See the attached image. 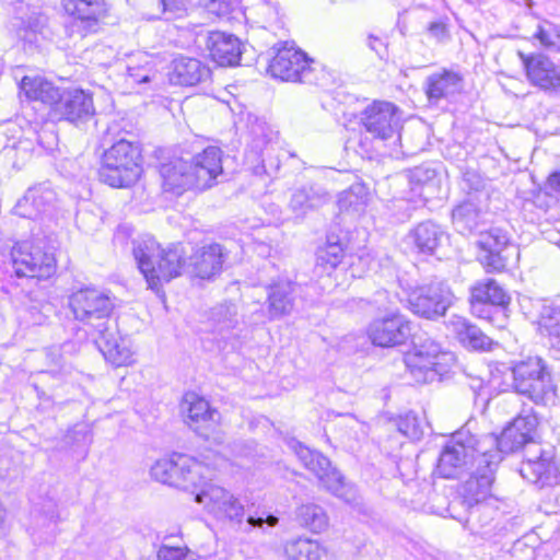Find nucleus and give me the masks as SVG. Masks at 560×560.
I'll use <instances>...</instances> for the list:
<instances>
[{
  "instance_id": "obj_1",
  "label": "nucleus",
  "mask_w": 560,
  "mask_h": 560,
  "mask_svg": "<svg viewBox=\"0 0 560 560\" xmlns=\"http://www.w3.org/2000/svg\"><path fill=\"white\" fill-rule=\"evenodd\" d=\"M142 248H160L150 236L142 240ZM225 256L223 247L218 243L189 247V250L182 244H175L159 252L154 262L142 250V276L145 278L148 288L159 294L164 282L182 273L201 280H212L221 273Z\"/></svg>"
},
{
  "instance_id": "obj_2",
  "label": "nucleus",
  "mask_w": 560,
  "mask_h": 560,
  "mask_svg": "<svg viewBox=\"0 0 560 560\" xmlns=\"http://www.w3.org/2000/svg\"><path fill=\"white\" fill-rule=\"evenodd\" d=\"M539 419L533 409H524L502 431L500 436L489 433L480 436V447L485 470L480 467L475 471V478L468 482V490L478 498L491 494L494 472L502 460L503 453H513L526 444L534 442Z\"/></svg>"
},
{
  "instance_id": "obj_3",
  "label": "nucleus",
  "mask_w": 560,
  "mask_h": 560,
  "mask_svg": "<svg viewBox=\"0 0 560 560\" xmlns=\"http://www.w3.org/2000/svg\"><path fill=\"white\" fill-rule=\"evenodd\" d=\"M74 319L89 327L97 349L107 361L121 365L124 359L116 337V325L110 320L114 303L107 294L92 288H82L69 296Z\"/></svg>"
},
{
  "instance_id": "obj_4",
  "label": "nucleus",
  "mask_w": 560,
  "mask_h": 560,
  "mask_svg": "<svg viewBox=\"0 0 560 560\" xmlns=\"http://www.w3.org/2000/svg\"><path fill=\"white\" fill-rule=\"evenodd\" d=\"M163 189L176 196L188 190H206L222 175V151L208 147L189 156L175 158L160 168Z\"/></svg>"
},
{
  "instance_id": "obj_5",
  "label": "nucleus",
  "mask_w": 560,
  "mask_h": 560,
  "mask_svg": "<svg viewBox=\"0 0 560 560\" xmlns=\"http://www.w3.org/2000/svg\"><path fill=\"white\" fill-rule=\"evenodd\" d=\"M108 145L102 155L100 180L110 187H129L140 178V141L137 135L121 130L117 124L109 126L101 139Z\"/></svg>"
},
{
  "instance_id": "obj_6",
  "label": "nucleus",
  "mask_w": 560,
  "mask_h": 560,
  "mask_svg": "<svg viewBox=\"0 0 560 560\" xmlns=\"http://www.w3.org/2000/svg\"><path fill=\"white\" fill-rule=\"evenodd\" d=\"M480 436L470 434L468 431H459L445 445L438 463V472L443 478H458L464 472L469 474L464 485V495L471 505L479 504L487 498H478L468 490V482L476 476L475 471L480 467L485 470L482 452L480 451Z\"/></svg>"
},
{
  "instance_id": "obj_7",
  "label": "nucleus",
  "mask_w": 560,
  "mask_h": 560,
  "mask_svg": "<svg viewBox=\"0 0 560 560\" xmlns=\"http://www.w3.org/2000/svg\"><path fill=\"white\" fill-rule=\"evenodd\" d=\"M150 474L156 481L196 492L211 479L212 469L190 455L173 453L156 460Z\"/></svg>"
},
{
  "instance_id": "obj_8",
  "label": "nucleus",
  "mask_w": 560,
  "mask_h": 560,
  "mask_svg": "<svg viewBox=\"0 0 560 560\" xmlns=\"http://www.w3.org/2000/svg\"><path fill=\"white\" fill-rule=\"evenodd\" d=\"M453 352L443 350L431 338H418L413 348L405 355V364L413 380L418 383H432L442 380L455 365Z\"/></svg>"
},
{
  "instance_id": "obj_9",
  "label": "nucleus",
  "mask_w": 560,
  "mask_h": 560,
  "mask_svg": "<svg viewBox=\"0 0 560 560\" xmlns=\"http://www.w3.org/2000/svg\"><path fill=\"white\" fill-rule=\"evenodd\" d=\"M54 235L36 236L31 243H23L12 250V262L18 277L48 279L56 272Z\"/></svg>"
},
{
  "instance_id": "obj_10",
  "label": "nucleus",
  "mask_w": 560,
  "mask_h": 560,
  "mask_svg": "<svg viewBox=\"0 0 560 560\" xmlns=\"http://www.w3.org/2000/svg\"><path fill=\"white\" fill-rule=\"evenodd\" d=\"M317 66L301 49L284 43L277 48V52L269 63L268 72L271 77L282 81L317 84Z\"/></svg>"
},
{
  "instance_id": "obj_11",
  "label": "nucleus",
  "mask_w": 560,
  "mask_h": 560,
  "mask_svg": "<svg viewBox=\"0 0 560 560\" xmlns=\"http://www.w3.org/2000/svg\"><path fill=\"white\" fill-rule=\"evenodd\" d=\"M195 501L219 522L233 526L243 524L245 517L243 503L234 493L223 487L207 482L196 493Z\"/></svg>"
},
{
  "instance_id": "obj_12",
  "label": "nucleus",
  "mask_w": 560,
  "mask_h": 560,
  "mask_svg": "<svg viewBox=\"0 0 560 560\" xmlns=\"http://www.w3.org/2000/svg\"><path fill=\"white\" fill-rule=\"evenodd\" d=\"M402 291L405 298L401 301H407L415 314L429 319L443 316L454 300V294L444 283L409 287Z\"/></svg>"
},
{
  "instance_id": "obj_13",
  "label": "nucleus",
  "mask_w": 560,
  "mask_h": 560,
  "mask_svg": "<svg viewBox=\"0 0 560 560\" xmlns=\"http://www.w3.org/2000/svg\"><path fill=\"white\" fill-rule=\"evenodd\" d=\"M513 386L533 401H541L549 388V377L540 358L532 357L517 362L513 369Z\"/></svg>"
},
{
  "instance_id": "obj_14",
  "label": "nucleus",
  "mask_w": 560,
  "mask_h": 560,
  "mask_svg": "<svg viewBox=\"0 0 560 560\" xmlns=\"http://www.w3.org/2000/svg\"><path fill=\"white\" fill-rule=\"evenodd\" d=\"M517 56L530 85L550 94L560 92V66L551 58L541 52L525 54L521 50Z\"/></svg>"
},
{
  "instance_id": "obj_15",
  "label": "nucleus",
  "mask_w": 560,
  "mask_h": 560,
  "mask_svg": "<svg viewBox=\"0 0 560 560\" xmlns=\"http://www.w3.org/2000/svg\"><path fill=\"white\" fill-rule=\"evenodd\" d=\"M361 122L373 137L387 140L400 130L399 109L396 105L384 101H374L361 113Z\"/></svg>"
},
{
  "instance_id": "obj_16",
  "label": "nucleus",
  "mask_w": 560,
  "mask_h": 560,
  "mask_svg": "<svg viewBox=\"0 0 560 560\" xmlns=\"http://www.w3.org/2000/svg\"><path fill=\"white\" fill-rule=\"evenodd\" d=\"M180 412L185 423L199 435L209 439L221 422L220 412L210 402L194 392L186 393L180 401Z\"/></svg>"
},
{
  "instance_id": "obj_17",
  "label": "nucleus",
  "mask_w": 560,
  "mask_h": 560,
  "mask_svg": "<svg viewBox=\"0 0 560 560\" xmlns=\"http://www.w3.org/2000/svg\"><path fill=\"white\" fill-rule=\"evenodd\" d=\"M368 337L374 346L392 348L404 345L411 335V323L394 312L374 319L368 327Z\"/></svg>"
},
{
  "instance_id": "obj_18",
  "label": "nucleus",
  "mask_w": 560,
  "mask_h": 560,
  "mask_svg": "<svg viewBox=\"0 0 560 560\" xmlns=\"http://www.w3.org/2000/svg\"><path fill=\"white\" fill-rule=\"evenodd\" d=\"M292 448L296 456L319 480L322 486L332 494L342 498L343 479L339 471L331 468L330 462L323 454L312 451L300 442H293Z\"/></svg>"
},
{
  "instance_id": "obj_19",
  "label": "nucleus",
  "mask_w": 560,
  "mask_h": 560,
  "mask_svg": "<svg viewBox=\"0 0 560 560\" xmlns=\"http://www.w3.org/2000/svg\"><path fill=\"white\" fill-rule=\"evenodd\" d=\"M292 448L296 456L319 480L322 486L332 494L342 498L343 479L339 471L331 468L330 462L323 454L312 451L300 442H293Z\"/></svg>"
},
{
  "instance_id": "obj_20",
  "label": "nucleus",
  "mask_w": 560,
  "mask_h": 560,
  "mask_svg": "<svg viewBox=\"0 0 560 560\" xmlns=\"http://www.w3.org/2000/svg\"><path fill=\"white\" fill-rule=\"evenodd\" d=\"M56 201L57 195L54 189L40 184L27 189L14 206V213L31 220H37L43 215L50 217L55 210Z\"/></svg>"
},
{
  "instance_id": "obj_21",
  "label": "nucleus",
  "mask_w": 560,
  "mask_h": 560,
  "mask_svg": "<svg viewBox=\"0 0 560 560\" xmlns=\"http://www.w3.org/2000/svg\"><path fill=\"white\" fill-rule=\"evenodd\" d=\"M54 113L73 124L84 122L95 114L92 95L83 90L68 91L61 94Z\"/></svg>"
},
{
  "instance_id": "obj_22",
  "label": "nucleus",
  "mask_w": 560,
  "mask_h": 560,
  "mask_svg": "<svg viewBox=\"0 0 560 560\" xmlns=\"http://www.w3.org/2000/svg\"><path fill=\"white\" fill-rule=\"evenodd\" d=\"M207 325L209 332L224 341L237 338L240 319L236 304L226 301L212 306L207 312Z\"/></svg>"
},
{
  "instance_id": "obj_23",
  "label": "nucleus",
  "mask_w": 560,
  "mask_h": 560,
  "mask_svg": "<svg viewBox=\"0 0 560 560\" xmlns=\"http://www.w3.org/2000/svg\"><path fill=\"white\" fill-rule=\"evenodd\" d=\"M210 56L219 66L231 67L240 62L242 55L241 40L224 32H210L207 39Z\"/></svg>"
},
{
  "instance_id": "obj_24",
  "label": "nucleus",
  "mask_w": 560,
  "mask_h": 560,
  "mask_svg": "<svg viewBox=\"0 0 560 560\" xmlns=\"http://www.w3.org/2000/svg\"><path fill=\"white\" fill-rule=\"evenodd\" d=\"M521 474L524 478L540 487H552L560 483V472L551 454L542 452L539 457L528 458L522 464Z\"/></svg>"
},
{
  "instance_id": "obj_25",
  "label": "nucleus",
  "mask_w": 560,
  "mask_h": 560,
  "mask_svg": "<svg viewBox=\"0 0 560 560\" xmlns=\"http://www.w3.org/2000/svg\"><path fill=\"white\" fill-rule=\"evenodd\" d=\"M210 73L209 67L201 60L179 56L173 60L168 75L174 84L192 86L208 80Z\"/></svg>"
},
{
  "instance_id": "obj_26",
  "label": "nucleus",
  "mask_w": 560,
  "mask_h": 560,
  "mask_svg": "<svg viewBox=\"0 0 560 560\" xmlns=\"http://www.w3.org/2000/svg\"><path fill=\"white\" fill-rule=\"evenodd\" d=\"M266 290L269 319L275 320L291 314L294 307L293 282L281 279L270 283Z\"/></svg>"
},
{
  "instance_id": "obj_27",
  "label": "nucleus",
  "mask_w": 560,
  "mask_h": 560,
  "mask_svg": "<svg viewBox=\"0 0 560 560\" xmlns=\"http://www.w3.org/2000/svg\"><path fill=\"white\" fill-rule=\"evenodd\" d=\"M447 328L466 348L481 351H489L492 348V340L462 316L453 315L447 322Z\"/></svg>"
},
{
  "instance_id": "obj_28",
  "label": "nucleus",
  "mask_w": 560,
  "mask_h": 560,
  "mask_svg": "<svg viewBox=\"0 0 560 560\" xmlns=\"http://www.w3.org/2000/svg\"><path fill=\"white\" fill-rule=\"evenodd\" d=\"M460 77L444 70L430 74L423 85L424 93L430 104H438L441 100L447 98L460 89Z\"/></svg>"
},
{
  "instance_id": "obj_29",
  "label": "nucleus",
  "mask_w": 560,
  "mask_h": 560,
  "mask_svg": "<svg viewBox=\"0 0 560 560\" xmlns=\"http://www.w3.org/2000/svg\"><path fill=\"white\" fill-rule=\"evenodd\" d=\"M65 11L79 20L88 31L94 30L107 9L104 0H60Z\"/></svg>"
},
{
  "instance_id": "obj_30",
  "label": "nucleus",
  "mask_w": 560,
  "mask_h": 560,
  "mask_svg": "<svg viewBox=\"0 0 560 560\" xmlns=\"http://www.w3.org/2000/svg\"><path fill=\"white\" fill-rule=\"evenodd\" d=\"M329 200V194L320 186L307 185L296 188L290 198L289 207L298 217L322 207Z\"/></svg>"
},
{
  "instance_id": "obj_31",
  "label": "nucleus",
  "mask_w": 560,
  "mask_h": 560,
  "mask_svg": "<svg viewBox=\"0 0 560 560\" xmlns=\"http://www.w3.org/2000/svg\"><path fill=\"white\" fill-rule=\"evenodd\" d=\"M20 90L28 100L52 106V110L61 96L58 88L40 77L25 75L20 83Z\"/></svg>"
},
{
  "instance_id": "obj_32",
  "label": "nucleus",
  "mask_w": 560,
  "mask_h": 560,
  "mask_svg": "<svg viewBox=\"0 0 560 560\" xmlns=\"http://www.w3.org/2000/svg\"><path fill=\"white\" fill-rule=\"evenodd\" d=\"M470 302L472 305L492 304L504 306L510 303V296L505 290L493 279L478 281L471 287Z\"/></svg>"
},
{
  "instance_id": "obj_33",
  "label": "nucleus",
  "mask_w": 560,
  "mask_h": 560,
  "mask_svg": "<svg viewBox=\"0 0 560 560\" xmlns=\"http://www.w3.org/2000/svg\"><path fill=\"white\" fill-rule=\"evenodd\" d=\"M283 551L289 560H322L327 552L317 540L305 537L288 540Z\"/></svg>"
},
{
  "instance_id": "obj_34",
  "label": "nucleus",
  "mask_w": 560,
  "mask_h": 560,
  "mask_svg": "<svg viewBox=\"0 0 560 560\" xmlns=\"http://www.w3.org/2000/svg\"><path fill=\"white\" fill-rule=\"evenodd\" d=\"M537 323L540 335L560 350V305L544 304Z\"/></svg>"
},
{
  "instance_id": "obj_35",
  "label": "nucleus",
  "mask_w": 560,
  "mask_h": 560,
  "mask_svg": "<svg viewBox=\"0 0 560 560\" xmlns=\"http://www.w3.org/2000/svg\"><path fill=\"white\" fill-rule=\"evenodd\" d=\"M142 16L147 20H171L186 11V0H144Z\"/></svg>"
},
{
  "instance_id": "obj_36",
  "label": "nucleus",
  "mask_w": 560,
  "mask_h": 560,
  "mask_svg": "<svg viewBox=\"0 0 560 560\" xmlns=\"http://www.w3.org/2000/svg\"><path fill=\"white\" fill-rule=\"evenodd\" d=\"M32 156V143L28 140H19L5 144L0 150V163L7 170H21Z\"/></svg>"
},
{
  "instance_id": "obj_37",
  "label": "nucleus",
  "mask_w": 560,
  "mask_h": 560,
  "mask_svg": "<svg viewBox=\"0 0 560 560\" xmlns=\"http://www.w3.org/2000/svg\"><path fill=\"white\" fill-rule=\"evenodd\" d=\"M453 225L462 234L470 233L478 228L481 211L471 200L458 205L452 213Z\"/></svg>"
},
{
  "instance_id": "obj_38",
  "label": "nucleus",
  "mask_w": 560,
  "mask_h": 560,
  "mask_svg": "<svg viewBox=\"0 0 560 560\" xmlns=\"http://www.w3.org/2000/svg\"><path fill=\"white\" fill-rule=\"evenodd\" d=\"M299 524L313 533H322L328 527V516L324 509L314 503L302 504L296 509Z\"/></svg>"
},
{
  "instance_id": "obj_39",
  "label": "nucleus",
  "mask_w": 560,
  "mask_h": 560,
  "mask_svg": "<svg viewBox=\"0 0 560 560\" xmlns=\"http://www.w3.org/2000/svg\"><path fill=\"white\" fill-rule=\"evenodd\" d=\"M412 237L419 250L432 254L440 244L442 231L435 223L428 221L415 229Z\"/></svg>"
},
{
  "instance_id": "obj_40",
  "label": "nucleus",
  "mask_w": 560,
  "mask_h": 560,
  "mask_svg": "<svg viewBox=\"0 0 560 560\" xmlns=\"http://www.w3.org/2000/svg\"><path fill=\"white\" fill-rule=\"evenodd\" d=\"M365 205L366 190L361 185L351 186L338 197V207L343 212L360 213L364 210Z\"/></svg>"
},
{
  "instance_id": "obj_41",
  "label": "nucleus",
  "mask_w": 560,
  "mask_h": 560,
  "mask_svg": "<svg viewBox=\"0 0 560 560\" xmlns=\"http://www.w3.org/2000/svg\"><path fill=\"white\" fill-rule=\"evenodd\" d=\"M477 245L480 252H504L509 246V236L500 229H490L480 233Z\"/></svg>"
},
{
  "instance_id": "obj_42",
  "label": "nucleus",
  "mask_w": 560,
  "mask_h": 560,
  "mask_svg": "<svg viewBox=\"0 0 560 560\" xmlns=\"http://www.w3.org/2000/svg\"><path fill=\"white\" fill-rule=\"evenodd\" d=\"M534 37L540 45L552 51L560 52V32L556 25L550 22H544L537 26Z\"/></svg>"
},
{
  "instance_id": "obj_43",
  "label": "nucleus",
  "mask_w": 560,
  "mask_h": 560,
  "mask_svg": "<svg viewBox=\"0 0 560 560\" xmlns=\"http://www.w3.org/2000/svg\"><path fill=\"white\" fill-rule=\"evenodd\" d=\"M196 3L218 18H228L237 7L236 0H196Z\"/></svg>"
},
{
  "instance_id": "obj_44",
  "label": "nucleus",
  "mask_w": 560,
  "mask_h": 560,
  "mask_svg": "<svg viewBox=\"0 0 560 560\" xmlns=\"http://www.w3.org/2000/svg\"><path fill=\"white\" fill-rule=\"evenodd\" d=\"M478 260L487 272H501L506 268L503 252H479Z\"/></svg>"
},
{
  "instance_id": "obj_45",
  "label": "nucleus",
  "mask_w": 560,
  "mask_h": 560,
  "mask_svg": "<svg viewBox=\"0 0 560 560\" xmlns=\"http://www.w3.org/2000/svg\"><path fill=\"white\" fill-rule=\"evenodd\" d=\"M398 431L405 436L419 440L422 436V429L418 417L415 413H406L397 422Z\"/></svg>"
},
{
  "instance_id": "obj_46",
  "label": "nucleus",
  "mask_w": 560,
  "mask_h": 560,
  "mask_svg": "<svg viewBox=\"0 0 560 560\" xmlns=\"http://www.w3.org/2000/svg\"><path fill=\"white\" fill-rule=\"evenodd\" d=\"M272 131L266 124L258 122L252 127L250 147L256 153H260L271 139Z\"/></svg>"
},
{
  "instance_id": "obj_47",
  "label": "nucleus",
  "mask_w": 560,
  "mask_h": 560,
  "mask_svg": "<svg viewBox=\"0 0 560 560\" xmlns=\"http://www.w3.org/2000/svg\"><path fill=\"white\" fill-rule=\"evenodd\" d=\"M158 560H197V558L187 547L163 545L158 551Z\"/></svg>"
},
{
  "instance_id": "obj_48",
  "label": "nucleus",
  "mask_w": 560,
  "mask_h": 560,
  "mask_svg": "<svg viewBox=\"0 0 560 560\" xmlns=\"http://www.w3.org/2000/svg\"><path fill=\"white\" fill-rule=\"evenodd\" d=\"M342 257L343 248L339 243H328L318 254V258L332 268L341 262Z\"/></svg>"
},
{
  "instance_id": "obj_49",
  "label": "nucleus",
  "mask_w": 560,
  "mask_h": 560,
  "mask_svg": "<svg viewBox=\"0 0 560 560\" xmlns=\"http://www.w3.org/2000/svg\"><path fill=\"white\" fill-rule=\"evenodd\" d=\"M246 522L250 527H256V528L262 529L265 524L268 525L269 527L276 526L279 523V518L272 514H269L266 517L248 516L246 518Z\"/></svg>"
},
{
  "instance_id": "obj_50",
  "label": "nucleus",
  "mask_w": 560,
  "mask_h": 560,
  "mask_svg": "<svg viewBox=\"0 0 560 560\" xmlns=\"http://www.w3.org/2000/svg\"><path fill=\"white\" fill-rule=\"evenodd\" d=\"M38 512L42 513L49 522H56L58 518L57 505L50 499L44 502L43 509Z\"/></svg>"
},
{
  "instance_id": "obj_51",
  "label": "nucleus",
  "mask_w": 560,
  "mask_h": 560,
  "mask_svg": "<svg viewBox=\"0 0 560 560\" xmlns=\"http://www.w3.org/2000/svg\"><path fill=\"white\" fill-rule=\"evenodd\" d=\"M428 32L438 40H443L447 36L446 26L442 22H432L428 27Z\"/></svg>"
},
{
  "instance_id": "obj_52",
  "label": "nucleus",
  "mask_w": 560,
  "mask_h": 560,
  "mask_svg": "<svg viewBox=\"0 0 560 560\" xmlns=\"http://www.w3.org/2000/svg\"><path fill=\"white\" fill-rule=\"evenodd\" d=\"M56 136L52 132H44L38 136V143L46 150H51L55 144Z\"/></svg>"
},
{
  "instance_id": "obj_53",
  "label": "nucleus",
  "mask_w": 560,
  "mask_h": 560,
  "mask_svg": "<svg viewBox=\"0 0 560 560\" xmlns=\"http://www.w3.org/2000/svg\"><path fill=\"white\" fill-rule=\"evenodd\" d=\"M546 187L551 191L560 194V172H553L549 175Z\"/></svg>"
},
{
  "instance_id": "obj_54",
  "label": "nucleus",
  "mask_w": 560,
  "mask_h": 560,
  "mask_svg": "<svg viewBox=\"0 0 560 560\" xmlns=\"http://www.w3.org/2000/svg\"><path fill=\"white\" fill-rule=\"evenodd\" d=\"M368 45H369V47H370L372 50H374V51H375V52H377V54H380V51H381L382 47L384 46V45H383V42H382L380 38H377V37H375V36H373V35H370V36H369V38H368Z\"/></svg>"
},
{
  "instance_id": "obj_55",
  "label": "nucleus",
  "mask_w": 560,
  "mask_h": 560,
  "mask_svg": "<svg viewBox=\"0 0 560 560\" xmlns=\"http://www.w3.org/2000/svg\"><path fill=\"white\" fill-rule=\"evenodd\" d=\"M132 253H133L137 268L140 270V247L133 246Z\"/></svg>"
},
{
  "instance_id": "obj_56",
  "label": "nucleus",
  "mask_w": 560,
  "mask_h": 560,
  "mask_svg": "<svg viewBox=\"0 0 560 560\" xmlns=\"http://www.w3.org/2000/svg\"><path fill=\"white\" fill-rule=\"evenodd\" d=\"M3 520H4V510H3V508L0 505V525L2 524Z\"/></svg>"
},
{
  "instance_id": "obj_57",
  "label": "nucleus",
  "mask_w": 560,
  "mask_h": 560,
  "mask_svg": "<svg viewBox=\"0 0 560 560\" xmlns=\"http://www.w3.org/2000/svg\"><path fill=\"white\" fill-rule=\"evenodd\" d=\"M150 81V78L148 75H143L142 79H141V82L144 83V82H148Z\"/></svg>"
},
{
  "instance_id": "obj_58",
  "label": "nucleus",
  "mask_w": 560,
  "mask_h": 560,
  "mask_svg": "<svg viewBox=\"0 0 560 560\" xmlns=\"http://www.w3.org/2000/svg\"><path fill=\"white\" fill-rule=\"evenodd\" d=\"M314 465H315V467H316V468H318V466H317V459H314Z\"/></svg>"
},
{
  "instance_id": "obj_59",
  "label": "nucleus",
  "mask_w": 560,
  "mask_h": 560,
  "mask_svg": "<svg viewBox=\"0 0 560 560\" xmlns=\"http://www.w3.org/2000/svg\"><path fill=\"white\" fill-rule=\"evenodd\" d=\"M2 138H3V135H2V133H0V140H1Z\"/></svg>"
}]
</instances>
